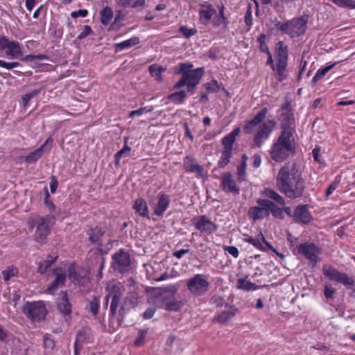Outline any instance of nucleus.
<instances>
[{
    "mask_svg": "<svg viewBox=\"0 0 355 355\" xmlns=\"http://www.w3.org/2000/svg\"><path fill=\"white\" fill-rule=\"evenodd\" d=\"M276 185L279 191L290 199H296L303 196L304 180L297 169L288 164L282 166L276 178Z\"/></svg>",
    "mask_w": 355,
    "mask_h": 355,
    "instance_id": "obj_1",
    "label": "nucleus"
},
{
    "mask_svg": "<svg viewBox=\"0 0 355 355\" xmlns=\"http://www.w3.org/2000/svg\"><path fill=\"white\" fill-rule=\"evenodd\" d=\"M293 135L289 131H282L277 141L272 144L270 155L276 162H282L295 153Z\"/></svg>",
    "mask_w": 355,
    "mask_h": 355,
    "instance_id": "obj_2",
    "label": "nucleus"
},
{
    "mask_svg": "<svg viewBox=\"0 0 355 355\" xmlns=\"http://www.w3.org/2000/svg\"><path fill=\"white\" fill-rule=\"evenodd\" d=\"M309 15H303L293 18L286 22H278L276 27L278 30L284 31L291 37H299L304 35L307 28Z\"/></svg>",
    "mask_w": 355,
    "mask_h": 355,
    "instance_id": "obj_3",
    "label": "nucleus"
},
{
    "mask_svg": "<svg viewBox=\"0 0 355 355\" xmlns=\"http://www.w3.org/2000/svg\"><path fill=\"white\" fill-rule=\"evenodd\" d=\"M55 218L53 215H46L44 217L37 216L34 223L36 225L35 240L41 244L45 243L50 234L51 227L55 224Z\"/></svg>",
    "mask_w": 355,
    "mask_h": 355,
    "instance_id": "obj_4",
    "label": "nucleus"
},
{
    "mask_svg": "<svg viewBox=\"0 0 355 355\" xmlns=\"http://www.w3.org/2000/svg\"><path fill=\"white\" fill-rule=\"evenodd\" d=\"M263 194L265 195L266 197L270 199L268 200V216L270 215V214H271L272 216L275 218L281 220L284 219V215L283 213V210L279 205H284L285 199L282 196H280L277 192L269 188L264 189Z\"/></svg>",
    "mask_w": 355,
    "mask_h": 355,
    "instance_id": "obj_5",
    "label": "nucleus"
},
{
    "mask_svg": "<svg viewBox=\"0 0 355 355\" xmlns=\"http://www.w3.org/2000/svg\"><path fill=\"white\" fill-rule=\"evenodd\" d=\"M23 313L33 322H39L45 318L46 309L42 302H26L22 309Z\"/></svg>",
    "mask_w": 355,
    "mask_h": 355,
    "instance_id": "obj_6",
    "label": "nucleus"
},
{
    "mask_svg": "<svg viewBox=\"0 0 355 355\" xmlns=\"http://www.w3.org/2000/svg\"><path fill=\"white\" fill-rule=\"evenodd\" d=\"M322 272L330 281L340 283L348 288H352L354 285L355 281L353 277L331 266L324 265L322 268Z\"/></svg>",
    "mask_w": 355,
    "mask_h": 355,
    "instance_id": "obj_7",
    "label": "nucleus"
},
{
    "mask_svg": "<svg viewBox=\"0 0 355 355\" xmlns=\"http://www.w3.org/2000/svg\"><path fill=\"white\" fill-rule=\"evenodd\" d=\"M187 286L193 295L198 297L205 295L208 291L209 283L203 277L202 275L197 274L187 281Z\"/></svg>",
    "mask_w": 355,
    "mask_h": 355,
    "instance_id": "obj_8",
    "label": "nucleus"
},
{
    "mask_svg": "<svg viewBox=\"0 0 355 355\" xmlns=\"http://www.w3.org/2000/svg\"><path fill=\"white\" fill-rule=\"evenodd\" d=\"M112 268L119 273H125L130 270V255L128 252L120 250L112 257Z\"/></svg>",
    "mask_w": 355,
    "mask_h": 355,
    "instance_id": "obj_9",
    "label": "nucleus"
},
{
    "mask_svg": "<svg viewBox=\"0 0 355 355\" xmlns=\"http://www.w3.org/2000/svg\"><path fill=\"white\" fill-rule=\"evenodd\" d=\"M281 110L282 112L279 120L281 121L282 131H289L293 135L295 117L291 107V102L286 101V103L282 105Z\"/></svg>",
    "mask_w": 355,
    "mask_h": 355,
    "instance_id": "obj_10",
    "label": "nucleus"
},
{
    "mask_svg": "<svg viewBox=\"0 0 355 355\" xmlns=\"http://www.w3.org/2000/svg\"><path fill=\"white\" fill-rule=\"evenodd\" d=\"M298 254H300L313 263L315 264L320 261L318 255L321 253V249L314 243L305 242L301 243L297 247Z\"/></svg>",
    "mask_w": 355,
    "mask_h": 355,
    "instance_id": "obj_11",
    "label": "nucleus"
},
{
    "mask_svg": "<svg viewBox=\"0 0 355 355\" xmlns=\"http://www.w3.org/2000/svg\"><path fill=\"white\" fill-rule=\"evenodd\" d=\"M276 123L272 119H269L262 123L254 135L252 146L261 147L263 143L269 137Z\"/></svg>",
    "mask_w": 355,
    "mask_h": 355,
    "instance_id": "obj_12",
    "label": "nucleus"
},
{
    "mask_svg": "<svg viewBox=\"0 0 355 355\" xmlns=\"http://www.w3.org/2000/svg\"><path fill=\"white\" fill-rule=\"evenodd\" d=\"M204 73L205 71L202 67L193 69L191 72L184 73L183 76H182L181 78L174 85L173 89H180L185 86L187 83H199L200 79L204 75Z\"/></svg>",
    "mask_w": 355,
    "mask_h": 355,
    "instance_id": "obj_13",
    "label": "nucleus"
},
{
    "mask_svg": "<svg viewBox=\"0 0 355 355\" xmlns=\"http://www.w3.org/2000/svg\"><path fill=\"white\" fill-rule=\"evenodd\" d=\"M258 206L251 207L248 210V216L253 220L257 221L268 216V199L259 198L257 200Z\"/></svg>",
    "mask_w": 355,
    "mask_h": 355,
    "instance_id": "obj_14",
    "label": "nucleus"
},
{
    "mask_svg": "<svg viewBox=\"0 0 355 355\" xmlns=\"http://www.w3.org/2000/svg\"><path fill=\"white\" fill-rule=\"evenodd\" d=\"M53 141V139L51 137H49L41 146L24 157L25 162L28 164L35 163L45 151L49 150L51 148Z\"/></svg>",
    "mask_w": 355,
    "mask_h": 355,
    "instance_id": "obj_15",
    "label": "nucleus"
},
{
    "mask_svg": "<svg viewBox=\"0 0 355 355\" xmlns=\"http://www.w3.org/2000/svg\"><path fill=\"white\" fill-rule=\"evenodd\" d=\"M125 289L117 285H113L108 293V297L112 299L110 304V313L112 316L116 314V311L121 301V298L123 294Z\"/></svg>",
    "mask_w": 355,
    "mask_h": 355,
    "instance_id": "obj_16",
    "label": "nucleus"
},
{
    "mask_svg": "<svg viewBox=\"0 0 355 355\" xmlns=\"http://www.w3.org/2000/svg\"><path fill=\"white\" fill-rule=\"evenodd\" d=\"M268 108L263 107L254 116L250 121H246L243 126V130L245 134H251L254 132L255 128L261 124L265 119L268 114Z\"/></svg>",
    "mask_w": 355,
    "mask_h": 355,
    "instance_id": "obj_17",
    "label": "nucleus"
},
{
    "mask_svg": "<svg viewBox=\"0 0 355 355\" xmlns=\"http://www.w3.org/2000/svg\"><path fill=\"white\" fill-rule=\"evenodd\" d=\"M292 217L296 223L302 224H308L312 220L311 215L307 209V205H304L297 206Z\"/></svg>",
    "mask_w": 355,
    "mask_h": 355,
    "instance_id": "obj_18",
    "label": "nucleus"
},
{
    "mask_svg": "<svg viewBox=\"0 0 355 355\" xmlns=\"http://www.w3.org/2000/svg\"><path fill=\"white\" fill-rule=\"evenodd\" d=\"M221 187L225 192L232 193L236 195L240 193L239 187L236 186L232 175L229 172L223 174L221 178Z\"/></svg>",
    "mask_w": 355,
    "mask_h": 355,
    "instance_id": "obj_19",
    "label": "nucleus"
},
{
    "mask_svg": "<svg viewBox=\"0 0 355 355\" xmlns=\"http://www.w3.org/2000/svg\"><path fill=\"white\" fill-rule=\"evenodd\" d=\"M157 203L154 206L153 212L155 215L162 216L169 207L170 198L168 195L160 192L157 196Z\"/></svg>",
    "mask_w": 355,
    "mask_h": 355,
    "instance_id": "obj_20",
    "label": "nucleus"
},
{
    "mask_svg": "<svg viewBox=\"0 0 355 355\" xmlns=\"http://www.w3.org/2000/svg\"><path fill=\"white\" fill-rule=\"evenodd\" d=\"M194 225L197 230L208 234H211L218 229V225L211 222L206 216H201Z\"/></svg>",
    "mask_w": 355,
    "mask_h": 355,
    "instance_id": "obj_21",
    "label": "nucleus"
},
{
    "mask_svg": "<svg viewBox=\"0 0 355 355\" xmlns=\"http://www.w3.org/2000/svg\"><path fill=\"white\" fill-rule=\"evenodd\" d=\"M6 44V55L9 59H18L22 57L23 52L21 46L17 41H10Z\"/></svg>",
    "mask_w": 355,
    "mask_h": 355,
    "instance_id": "obj_22",
    "label": "nucleus"
},
{
    "mask_svg": "<svg viewBox=\"0 0 355 355\" xmlns=\"http://www.w3.org/2000/svg\"><path fill=\"white\" fill-rule=\"evenodd\" d=\"M225 308L226 309L216 316L213 321L218 322L221 324H225L232 318L239 311L237 308L232 305H230L229 304H225Z\"/></svg>",
    "mask_w": 355,
    "mask_h": 355,
    "instance_id": "obj_23",
    "label": "nucleus"
},
{
    "mask_svg": "<svg viewBox=\"0 0 355 355\" xmlns=\"http://www.w3.org/2000/svg\"><path fill=\"white\" fill-rule=\"evenodd\" d=\"M184 168L187 172L196 173L201 177L205 175V171L202 166L198 164L196 160L189 156H187L183 162Z\"/></svg>",
    "mask_w": 355,
    "mask_h": 355,
    "instance_id": "obj_24",
    "label": "nucleus"
},
{
    "mask_svg": "<svg viewBox=\"0 0 355 355\" xmlns=\"http://www.w3.org/2000/svg\"><path fill=\"white\" fill-rule=\"evenodd\" d=\"M200 6L201 8L199 10L200 21L202 24L207 25L212 16L216 13V10L212 5L207 3L200 5Z\"/></svg>",
    "mask_w": 355,
    "mask_h": 355,
    "instance_id": "obj_25",
    "label": "nucleus"
},
{
    "mask_svg": "<svg viewBox=\"0 0 355 355\" xmlns=\"http://www.w3.org/2000/svg\"><path fill=\"white\" fill-rule=\"evenodd\" d=\"M62 296L58 299L57 307L60 312L64 315L70 314L71 312V305L69 302L66 292H62Z\"/></svg>",
    "mask_w": 355,
    "mask_h": 355,
    "instance_id": "obj_26",
    "label": "nucleus"
},
{
    "mask_svg": "<svg viewBox=\"0 0 355 355\" xmlns=\"http://www.w3.org/2000/svg\"><path fill=\"white\" fill-rule=\"evenodd\" d=\"M277 63L287 64L288 58V46L284 44V42L279 41L277 43Z\"/></svg>",
    "mask_w": 355,
    "mask_h": 355,
    "instance_id": "obj_27",
    "label": "nucleus"
},
{
    "mask_svg": "<svg viewBox=\"0 0 355 355\" xmlns=\"http://www.w3.org/2000/svg\"><path fill=\"white\" fill-rule=\"evenodd\" d=\"M133 208L135 212L139 214L141 216L149 218V211L147 202L143 198H137L135 201Z\"/></svg>",
    "mask_w": 355,
    "mask_h": 355,
    "instance_id": "obj_28",
    "label": "nucleus"
},
{
    "mask_svg": "<svg viewBox=\"0 0 355 355\" xmlns=\"http://www.w3.org/2000/svg\"><path fill=\"white\" fill-rule=\"evenodd\" d=\"M66 275L64 273H58L55 275V279L47 288L49 293H53L60 286H62L65 282Z\"/></svg>",
    "mask_w": 355,
    "mask_h": 355,
    "instance_id": "obj_29",
    "label": "nucleus"
},
{
    "mask_svg": "<svg viewBox=\"0 0 355 355\" xmlns=\"http://www.w3.org/2000/svg\"><path fill=\"white\" fill-rule=\"evenodd\" d=\"M244 241L248 243L253 245L255 248L261 251H266V248L263 245V241H265V237L260 233L255 238L247 236Z\"/></svg>",
    "mask_w": 355,
    "mask_h": 355,
    "instance_id": "obj_30",
    "label": "nucleus"
},
{
    "mask_svg": "<svg viewBox=\"0 0 355 355\" xmlns=\"http://www.w3.org/2000/svg\"><path fill=\"white\" fill-rule=\"evenodd\" d=\"M237 288L245 291H255L259 288V286L245 279L240 278L237 280Z\"/></svg>",
    "mask_w": 355,
    "mask_h": 355,
    "instance_id": "obj_31",
    "label": "nucleus"
},
{
    "mask_svg": "<svg viewBox=\"0 0 355 355\" xmlns=\"http://www.w3.org/2000/svg\"><path fill=\"white\" fill-rule=\"evenodd\" d=\"M57 257L48 256L46 260L40 261L38 263V272L44 274L46 272L47 269L55 261Z\"/></svg>",
    "mask_w": 355,
    "mask_h": 355,
    "instance_id": "obj_32",
    "label": "nucleus"
},
{
    "mask_svg": "<svg viewBox=\"0 0 355 355\" xmlns=\"http://www.w3.org/2000/svg\"><path fill=\"white\" fill-rule=\"evenodd\" d=\"M87 234L89 235V240L90 242L95 243L100 241L101 238L104 234V232L101 228L96 227L94 229H90Z\"/></svg>",
    "mask_w": 355,
    "mask_h": 355,
    "instance_id": "obj_33",
    "label": "nucleus"
},
{
    "mask_svg": "<svg viewBox=\"0 0 355 355\" xmlns=\"http://www.w3.org/2000/svg\"><path fill=\"white\" fill-rule=\"evenodd\" d=\"M113 17V11L110 7H105L101 11V22L103 25H107Z\"/></svg>",
    "mask_w": 355,
    "mask_h": 355,
    "instance_id": "obj_34",
    "label": "nucleus"
},
{
    "mask_svg": "<svg viewBox=\"0 0 355 355\" xmlns=\"http://www.w3.org/2000/svg\"><path fill=\"white\" fill-rule=\"evenodd\" d=\"M287 64L277 63L276 66V78L279 82H282L287 78L288 74L286 72Z\"/></svg>",
    "mask_w": 355,
    "mask_h": 355,
    "instance_id": "obj_35",
    "label": "nucleus"
},
{
    "mask_svg": "<svg viewBox=\"0 0 355 355\" xmlns=\"http://www.w3.org/2000/svg\"><path fill=\"white\" fill-rule=\"evenodd\" d=\"M139 43V39L137 37H133L129 40H125L121 43L116 44V47L119 50L129 49Z\"/></svg>",
    "mask_w": 355,
    "mask_h": 355,
    "instance_id": "obj_36",
    "label": "nucleus"
},
{
    "mask_svg": "<svg viewBox=\"0 0 355 355\" xmlns=\"http://www.w3.org/2000/svg\"><path fill=\"white\" fill-rule=\"evenodd\" d=\"M186 98H187V93L184 90L174 92L168 96V100L171 101L172 102H173L176 104H180V103H183Z\"/></svg>",
    "mask_w": 355,
    "mask_h": 355,
    "instance_id": "obj_37",
    "label": "nucleus"
},
{
    "mask_svg": "<svg viewBox=\"0 0 355 355\" xmlns=\"http://www.w3.org/2000/svg\"><path fill=\"white\" fill-rule=\"evenodd\" d=\"M166 70L165 68L158 66L157 64H152L148 67V71L150 75L155 78L156 80H160L162 79V73Z\"/></svg>",
    "mask_w": 355,
    "mask_h": 355,
    "instance_id": "obj_38",
    "label": "nucleus"
},
{
    "mask_svg": "<svg viewBox=\"0 0 355 355\" xmlns=\"http://www.w3.org/2000/svg\"><path fill=\"white\" fill-rule=\"evenodd\" d=\"M336 65V63L327 66L324 68L320 69L317 73L313 76L311 83L313 85H315L316 83L320 80L322 77H324L334 66Z\"/></svg>",
    "mask_w": 355,
    "mask_h": 355,
    "instance_id": "obj_39",
    "label": "nucleus"
},
{
    "mask_svg": "<svg viewBox=\"0 0 355 355\" xmlns=\"http://www.w3.org/2000/svg\"><path fill=\"white\" fill-rule=\"evenodd\" d=\"M232 155V151L223 149L222 151L221 157L218 162V166L220 168H224L230 162Z\"/></svg>",
    "mask_w": 355,
    "mask_h": 355,
    "instance_id": "obj_40",
    "label": "nucleus"
},
{
    "mask_svg": "<svg viewBox=\"0 0 355 355\" xmlns=\"http://www.w3.org/2000/svg\"><path fill=\"white\" fill-rule=\"evenodd\" d=\"M18 274V269L13 266H8L5 270L2 271V275L4 281H8L11 277L17 276Z\"/></svg>",
    "mask_w": 355,
    "mask_h": 355,
    "instance_id": "obj_41",
    "label": "nucleus"
},
{
    "mask_svg": "<svg viewBox=\"0 0 355 355\" xmlns=\"http://www.w3.org/2000/svg\"><path fill=\"white\" fill-rule=\"evenodd\" d=\"M157 295H174L177 293L178 288L174 285H170L165 287L157 288Z\"/></svg>",
    "mask_w": 355,
    "mask_h": 355,
    "instance_id": "obj_42",
    "label": "nucleus"
},
{
    "mask_svg": "<svg viewBox=\"0 0 355 355\" xmlns=\"http://www.w3.org/2000/svg\"><path fill=\"white\" fill-rule=\"evenodd\" d=\"M235 141V139L227 135L222 139V144L223 146V149L232 151L233 144Z\"/></svg>",
    "mask_w": 355,
    "mask_h": 355,
    "instance_id": "obj_43",
    "label": "nucleus"
},
{
    "mask_svg": "<svg viewBox=\"0 0 355 355\" xmlns=\"http://www.w3.org/2000/svg\"><path fill=\"white\" fill-rule=\"evenodd\" d=\"M337 6L350 9L355 8V1L354 0H329Z\"/></svg>",
    "mask_w": 355,
    "mask_h": 355,
    "instance_id": "obj_44",
    "label": "nucleus"
},
{
    "mask_svg": "<svg viewBox=\"0 0 355 355\" xmlns=\"http://www.w3.org/2000/svg\"><path fill=\"white\" fill-rule=\"evenodd\" d=\"M183 306L182 301H178L173 299L171 302L167 304L166 310L169 311H178Z\"/></svg>",
    "mask_w": 355,
    "mask_h": 355,
    "instance_id": "obj_45",
    "label": "nucleus"
},
{
    "mask_svg": "<svg viewBox=\"0 0 355 355\" xmlns=\"http://www.w3.org/2000/svg\"><path fill=\"white\" fill-rule=\"evenodd\" d=\"M204 86L207 91L209 93H216L220 89L218 83L216 80H212L209 83H207L204 85Z\"/></svg>",
    "mask_w": 355,
    "mask_h": 355,
    "instance_id": "obj_46",
    "label": "nucleus"
},
{
    "mask_svg": "<svg viewBox=\"0 0 355 355\" xmlns=\"http://www.w3.org/2000/svg\"><path fill=\"white\" fill-rule=\"evenodd\" d=\"M100 298L99 297H94L89 303V310L94 315H96L98 313Z\"/></svg>",
    "mask_w": 355,
    "mask_h": 355,
    "instance_id": "obj_47",
    "label": "nucleus"
},
{
    "mask_svg": "<svg viewBox=\"0 0 355 355\" xmlns=\"http://www.w3.org/2000/svg\"><path fill=\"white\" fill-rule=\"evenodd\" d=\"M257 42L259 44L260 51L266 53H269L270 50L267 44H266V35L265 34H261L257 38Z\"/></svg>",
    "mask_w": 355,
    "mask_h": 355,
    "instance_id": "obj_48",
    "label": "nucleus"
},
{
    "mask_svg": "<svg viewBox=\"0 0 355 355\" xmlns=\"http://www.w3.org/2000/svg\"><path fill=\"white\" fill-rule=\"evenodd\" d=\"M179 31L187 38H189L197 33L196 28H189L185 26H180Z\"/></svg>",
    "mask_w": 355,
    "mask_h": 355,
    "instance_id": "obj_49",
    "label": "nucleus"
},
{
    "mask_svg": "<svg viewBox=\"0 0 355 355\" xmlns=\"http://www.w3.org/2000/svg\"><path fill=\"white\" fill-rule=\"evenodd\" d=\"M174 295H157L156 300L162 302L163 306L166 309L167 307V304L171 302V301L174 299Z\"/></svg>",
    "mask_w": 355,
    "mask_h": 355,
    "instance_id": "obj_50",
    "label": "nucleus"
},
{
    "mask_svg": "<svg viewBox=\"0 0 355 355\" xmlns=\"http://www.w3.org/2000/svg\"><path fill=\"white\" fill-rule=\"evenodd\" d=\"M128 140V138L125 137L123 147L116 153L117 157H122L127 156V155L130 152L131 148L130 146H128L127 144Z\"/></svg>",
    "mask_w": 355,
    "mask_h": 355,
    "instance_id": "obj_51",
    "label": "nucleus"
},
{
    "mask_svg": "<svg viewBox=\"0 0 355 355\" xmlns=\"http://www.w3.org/2000/svg\"><path fill=\"white\" fill-rule=\"evenodd\" d=\"M40 92V89H35L33 91H32L30 93H28V94H24L21 99H22V101H23V103H24V106H26L27 104L28 103V102L33 98L35 97L36 95H37Z\"/></svg>",
    "mask_w": 355,
    "mask_h": 355,
    "instance_id": "obj_52",
    "label": "nucleus"
},
{
    "mask_svg": "<svg viewBox=\"0 0 355 355\" xmlns=\"http://www.w3.org/2000/svg\"><path fill=\"white\" fill-rule=\"evenodd\" d=\"M210 303L212 304H215L217 307H225V304H227L225 302V300L219 296V295H214L210 299Z\"/></svg>",
    "mask_w": 355,
    "mask_h": 355,
    "instance_id": "obj_53",
    "label": "nucleus"
},
{
    "mask_svg": "<svg viewBox=\"0 0 355 355\" xmlns=\"http://www.w3.org/2000/svg\"><path fill=\"white\" fill-rule=\"evenodd\" d=\"M44 347L46 349H53L55 347V341L52 337L48 334H46L43 337Z\"/></svg>",
    "mask_w": 355,
    "mask_h": 355,
    "instance_id": "obj_54",
    "label": "nucleus"
},
{
    "mask_svg": "<svg viewBox=\"0 0 355 355\" xmlns=\"http://www.w3.org/2000/svg\"><path fill=\"white\" fill-rule=\"evenodd\" d=\"M68 276L69 278L73 282H80V276L76 272L75 268L73 266H70L68 269Z\"/></svg>",
    "mask_w": 355,
    "mask_h": 355,
    "instance_id": "obj_55",
    "label": "nucleus"
},
{
    "mask_svg": "<svg viewBox=\"0 0 355 355\" xmlns=\"http://www.w3.org/2000/svg\"><path fill=\"white\" fill-rule=\"evenodd\" d=\"M153 110V107H150L149 109L146 107H140L138 110H132L130 112L129 116L130 117H134L135 116H140L142 115L144 113L150 112Z\"/></svg>",
    "mask_w": 355,
    "mask_h": 355,
    "instance_id": "obj_56",
    "label": "nucleus"
},
{
    "mask_svg": "<svg viewBox=\"0 0 355 355\" xmlns=\"http://www.w3.org/2000/svg\"><path fill=\"white\" fill-rule=\"evenodd\" d=\"M148 329L139 330L138 334V338L135 341V345L137 347L143 344L144 340L147 335Z\"/></svg>",
    "mask_w": 355,
    "mask_h": 355,
    "instance_id": "obj_57",
    "label": "nucleus"
},
{
    "mask_svg": "<svg viewBox=\"0 0 355 355\" xmlns=\"http://www.w3.org/2000/svg\"><path fill=\"white\" fill-rule=\"evenodd\" d=\"M93 33V31L91 28V27L88 25H85L83 27V31L78 35L77 39L78 40H83L89 35H91Z\"/></svg>",
    "mask_w": 355,
    "mask_h": 355,
    "instance_id": "obj_58",
    "label": "nucleus"
},
{
    "mask_svg": "<svg viewBox=\"0 0 355 355\" xmlns=\"http://www.w3.org/2000/svg\"><path fill=\"white\" fill-rule=\"evenodd\" d=\"M193 67V64L189 63H181L179 66V69L177 71L178 73L182 74V76H183V74L186 72H191L192 69H191Z\"/></svg>",
    "mask_w": 355,
    "mask_h": 355,
    "instance_id": "obj_59",
    "label": "nucleus"
},
{
    "mask_svg": "<svg viewBox=\"0 0 355 355\" xmlns=\"http://www.w3.org/2000/svg\"><path fill=\"white\" fill-rule=\"evenodd\" d=\"M247 164L245 163H241L237 168V173H238V180L239 182H242L244 180L245 176V170L246 168Z\"/></svg>",
    "mask_w": 355,
    "mask_h": 355,
    "instance_id": "obj_60",
    "label": "nucleus"
},
{
    "mask_svg": "<svg viewBox=\"0 0 355 355\" xmlns=\"http://www.w3.org/2000/svg\"><path fill=\"white\" fill-rule=\"evenodd\" d=\"M18 66H20V63L18 62H6L4 60H0V67L6 69L10 70Z\"/></svg>",
    "mask_w": 355,
    "mask_h": 355,
    "instance_id": "obj_61",
    "label": "nucleus"
},
{
    "mask_svg": "<svg viewBox=\"0 0 355 355\" xmlns=\"http://www.w3.org/2000/svg\"><path fill=\"white\" fill-rule=\"evenodd\" d=\"M45 198H44V203L49 207L50 211H53L55 209V206L52 201L50 200V195L47 190V188H45Z\"/></svg>",
    "mask_w": 355,
    "mask_h": 355,
    "instance_id": "obj_62",
    "label": "nucleus"
},
{
    "mask_svg": "<svg viewBox=\"0 0 355 355\" xmlns=\"http://www.w3.org/2000/svg\"><path fill=\"white\" fill-rule=\"evenodd\" d=\"M245 23L250 28L252 24V16L250 6H248V8L245 15Z\"/></svg>",
    "mask_w": 355,
    "mask_h": 355,
    "instance_id": "obj_63",
    "label": "nucleus"
},
{
    "mask_svg": "<svg viewBox=\"0 0 355 355\" xmlns=\"http://www.w3.org/2000/svg\"><path fill=\"white\" fill-rule=\"evenodd\" d=\"M224 250L227 252L229 254L232 255L234 258H237L239 254V250L236 247L234 246H225Z\"/></svg>",
    "mask_w": 355,
    "mask_h": 355,
    "instance_id": "obj_64",
    "label": "nucleus"
}]
</instances>
